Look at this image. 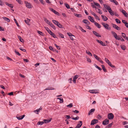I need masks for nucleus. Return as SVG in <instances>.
<instances>
[{"label": "nucleus", "instance_id": "f8f14e48", "mask_svg": "<svg viewBox=\"0 0 128 128\" xmlns=\"http://www.w3.org/2000/svg\"><path fill=\"white\" fill-rule=\"evenodd\" d=\"M89 92L91 93L94 94H96L98 93V90H90Z\"/></svg>", "mask_w": 128, "mask_h": 128}, {"label": "nucleus", "instance_id": "a18cd8bd", "mask_svg": "<svg viewBox=\"0 0 128 128\" xmlns=\"http://www.w3.org/2000/svg\"><path fill=\"white\" fill-rule=\"evenodd\" d=\"M72 119L74 120H76L79 119V117L78 116H77L76 117L74 118H72Z\"/></svg>", "mask_w": 128, "mask_h": 128}, {"label": "nucleus", "instance_id": "5701e85b", "mask_svg": "<svg viewBox=\"0 0 128 128\" xmlns=\"http://www.w3.org/2000/svg\"><path fill=\"white\" fill-rule=\"evenodd\" d=\"M94 24L98 28H101V26L100 24L98 23L95 22L94 23Z\"/></svg>", "mask_w": 128, "mask_h": 128}, {"label": "nucleus", "instance_id": "39448f33", "mask_svg": "<svg viewBox=\"0 0 128 128\" xmlns=\"http://www.w3.org/2000/svg\"><path fill=\"white\" fill-rule=\"evenodd\" d=\"M108 118L109 120H112L114 117V116L112 113L109 114L108 115Z\"/></svg>", "mask_w": 128, "mask_h": 128}, {"label": "nucleus", "instance_id": "c03bdc74", "mask_svg": "<svg viewBox=\"0 0 128 128\" xmlns=\"http://www.w3.org/2000/svg\"><path fill=\"white\" fill-rule=\"evenodd\" d=\"M122 36L124 38V39H126V34L124 33H122Z\"/></svg>", "mask_w": 128, "mask_h": 128}, {"label": "nucleus", "instance_id": "dca6fc26", "mask_svg": "<svg viewBox=\"0 0 128 128\" xmlns=\"http://www.w3.org/2000/svg\"><path fill=\"white\" fill-rule=\"evenodd\" d=\"M5 4L6 5H7L8 6L10 7H11L12 8L13 7V5L12 4H9L6 2H5Z\"/></svg>", "mask_w": 128, "mask_h": 128}, {"label": "nucleus", "instance_id": "72a5a7b5", "mask_svg": "<svg viewBox=\"0 0 128 128\" xmlns=\"http://www.w3.org/2000/svg\"><path fill=\"white\" fill-rule=\"evenodd\" d=\"M49 48L50 50H52L53 51H54L55 50H56L54 49L51 46H50L49 47Z\"/></svg>", "mask_w": 128, "mask_h": 128}, {"label": "nucleus", "instance_id": "c756f323", "mask_svg": "<svg viewBox=\"0 0 128 128\" xmlns=\"http://www.w3.org/2000/svg\"><path fill=\"white\" fill-rule=\"evenodd\" d=\"M110 0L112 2H113L116 5H118V2L116 0Z\"/></svg>", "mask_w": 128, "mask_h": 128}, {"label": "nucleus", "instance_id": "864d4df0", "mask_svg": "<svg viewBox=\"0 0 128 128\" xmlns=\"http://www.w3.org/2000/svg\"><path fill=\"white\" fill-rule=\"evenodd\" d=\"M94 16L95 17L96 19H98L99 20H100V19L99 18L98 16L96 15V14H95L94 15Z\"/></svg>", "mask_w": 128, "mask_h": 128}, {"label": "nucleus", "instance_id": "2eb2a0df", "mask_svg": "<svg viewBox=\"0 0 128 128\" xmlns=\"http://www.w3.org/2000/svg\"><path fill=\"white\" fill-rule=\"evenodd\" d=\"M88 18L90 20L91 22L94 23V22H95L94 21L93 18L92 17L90 16H88Z\"/></svg>", "mask_w": 128, "mask_h": 128}, {"label": "nucleus", "instance_id": "e2e57ef3", "mask_svg": "<svg viewBox=\"0 0 128 128\" xmlns=\"http://www.w3.org/2000/svg\"><path fill=\"white\" fill-rule=\"evenodd\" d=\"M16 0L19 4H22V2L21 0Z\"/></svg>", "mask_w": 128, "mask_h": 128}, {"label": "nucleus", "instance_id": "5fc2aeb1", "mask_svg": "<svg viewBox=\"0 0 128 128\" xmlns=\"http://www.w3.org/2000/svg\"><path fill=\"white\" fill-rule=\"evenodd\" d=\"M87 21H88V20H87L84 19L82 20V22H84V24H86L87 23Z\"/></svg>", "mask_w": 128, "mask_h": 128}, {"label": "nucleus", "instance_id": "338daca9", "mask_svg": "<svg viewBox=\"0 0 128 128\" xmlns=\"http://www.w3.org/2000/svg\"><path fill=\"white\" fill-rule=\"evenodd\" d=\"M34 111L36 114H38V112L39 111V110H38V109H37V110H34Z\"/></svg>", "mask_w": 128, "mask_h": 128}, {"label": "nucleus", "instance_id": "6e6d98bb", "mask_svg": "<svg viewBox=\"0 0 128 128\" xmlns=\"http://www.w3.org/2000/svg\"><path fill=\"white\" fill-rule=\"evenodd\" d=\"M14 21L15 22V23L16 24L17 26H18V27H19L20 26L18 24V23L16 19L15 18H14Z\"/></svg>", "mask_w": 128, "mask_h": 128}, {"label": "nucleus", "instance_id": "e433bc0d", "mask_svg": "<svg viewBox=\"0 0 128 128\" xmlns=\"http://www.w3.org/2000/svg\"><path fill=\"white\" fill-rule=\"evenodd\" d=\"M44 20L47 23L49 22V21L45 17L43 18Z\"/></svg>", "mask_w": 128, "mask_h": 128}, {"label": "nucleus", "instance_id": "a878e982", "mask_svg": "<svg viewBox=\"0 0 128 128\" xmlns=\"http://www.w3.org/2000/svg\"><path fill=\"white\" fill-rule=\"evenodd\" d=\"M102 19L104 21H106L108 19V18L106 16L103 15H102Z\"/></svg>", "mask_w": 128, "mask_h": 128}, {"label": "nucleus", "instance_id": "aec40b11", "mask_svg": "<svg viewBox=\"0 0 128 128\" xmlns=\"http://www.w3.org/2000/svg\"><path fill=\"white\" fill-rule=\"evenodd\" d=\"M98 120H92L91 125H94V124L98 122Z\"/></svg>", "mask_w": 128, "mask_h": 128}, {"label": "nucleus", "instance_id": "423d86ee", "mask_svg": "<svg viewBox=\"0 0 128 128\" xmlns=\"http://www.w3.org/2000/svg\"><path fill=\"white\" fill-rule=\"evenodd\" d=\"M82 124V122L81 121H80L78 122L77 126L74 128H80Z\"/></svg>", "mask_w": 128, "mask_h": 128}, {"label": "nucleus", "instance_id": "8fccbe9b", "mask_svg": "<svg viewBox=\"0 0 128 128\" xmlns=\"http://www.w3.org/2000/svg\"><path fill=\"white\" fill-rule=\"evenodd\" d=\"M44 28L49 33L51 30L47 27H44Z\"/></svg>", "mask_w": 128, "mask_h": 128}, {"label": "nucleus", "instance_id": "473e14b6", "mask_svg": "<svg viewBox=\"0 0 128 128\" xmlns=\"http://www.w3.org/2000/svg\"><path fill=\"white\" fill-rule=\"evenodd\" d=\"M75 16H76L78 18H80L82 17V15L80 14H75Z\"/></svg>", "mask_w": 128, "mask_h": 128}, {"label": "nucleus", "instance_id": "bf43d9fd", "mask_svg": "<svg viewBox=\"0 0 128 128\" xmlns=\"http://www.w3.org/2000/svg\"><path fill=\"white\" fill-rule=\"evenodd\" d=\"M14 52H15V53L18 55L19 56H20L21 55V54L19 53L18 52H17L16 50H14Z\"/></svg>", "mask_w": 128, "mask_h": 128}, {"label": "nucleus", "instance_id": "a211bd4d", "mask_svg": "<svg viewBox=\"0 0 128 128\" xmlns=\"http://www.w3.org/2000/svg\"><path fill=\"white\" fill-rule=\"evenodd\" d=\"M108 11L111 15L112 16L114 15V12L112 10L111 8H110V9L108 10Z\"/></svg>", "mask_w": 128, "mask_h": 128}, {"label": "nucleus", "instance_id": "c85d7f7f", "mask_svg": "<svg viewBox=\"0 0 128 128\" xmlns=\"http://www.w3.org/2000/svg\"><path fill=\"white\" fill-rule=\"evenodd\" d=\"M57 99L59 100H60V103H62L64 101L63 100L62 98L61 97V98H57Z\"/></svg>", "mask_w": 128, "mask_h": 128}, {"label": "nucleus", "instance_id": "2f4dec72", "mask_svg": "<svg viewBox=\"0 0 128 128\" xmlns=\"http://www.w3.org/2000/svg\"><path fill=\"white\" fill-rule=\"evenodd\" d=\"M97 118L98 120L100 119H103V118H102V116H101L100 115H98L97 116Z\"/></svg>", "mask_w": 128, "mask_h": 128}, {"label": "nucleus", "instance_id": "680f3d73", "mask_svg": "<svg viewBox=\"0 0 128 128\" xmlns=\"http://www.w3.org/2000/svg\"><path fill=\"white\" fill-rule=\"evenodd\" d=\"M19 49L20 50L23 51L24 52H26V50H25L24 49H23L22 48V47H20L19 48Z\"/></svg>", "mask_w": 128, "mask_h": 128}, {"label": "nucleus", "instance_id": "69168bd1", "mask_svg": "<svg viewBox=\"0 0 128 128\" xmlns=\"http://www.w3.org/2000/svg\"><path fill=\"white\" fill-rule=\"evenodd\" d=\"M105 60L106 62L107 63L110 61L107 58H105Z\"/></svg>", "mask_w": 128, "mask_h": 128}, {"label": "nucleus", "instance_id": "412c9836", "mask_svg": "<svg viewBox=\"0 0 128 128\" xmlns=\"http://www.w3.org/2000/svg\"><path fill=\"white\" fill-rule=\"evenodd\" d=\"M95 110V109L94 108H92L91 109L90 111L89 112L88 114L89 115L92 114V112H94Z\"/></svg>", "mask_w": 128, "mask_h": 128}, {"label": "nucleus", "instance_id": "f257e3e1", "mask_svg": "<svg viewBox=\"0 0 128 128\" xmlns=\"http://www.w3.org/2000/svg\"><path fill=\"white\" fill-rule=\"evenodd\" d=\"M52 22L58 26L59 28H63V26L60 24L58 21L55 20H52Z\"/></svg>", "mask_w": 128, "mask_h": 128}, {"label": "nucleus", "instance_id": "79ce46f5", "mask_svg": "<svg viewBox=\"0 0 128 128\" xmlns=\"http://www.w3.org/2000/svg\"><path fill=\"white\" fill-rule=\"evenodd\" d=\"M118 38H120V40H121L122 41H124V39L123 38H122L121 37V36H118Z\"/></svg>", "mask_w": 128, "mask_h": 128}, {"label": "nucleus", "instance_id": "0eeeda50", "mask_svg": "<svg viewBox=\"0 0 128 128\" xmlns=\"http://www.w3.org/2000/svg\"><path fill=\"white\" fill-rule=\"evenodd\" d=\"M24 3L25 4L27 8H31V5L30 3L28 2L27 1H25Z\"/></svg>", "mask_w": 128, "mask_h": 128}, {"label": "nucleus", "instance_id": "6ab92c4d", "mask_svg": "<svg viewBox=\"0 0 128 128\" xmlns=\"http://www.w3.org/2000/svg\"><path fill=\"white\" fill-rule=\"evenodd\" d=\"M109 120H104L102 122V124L104 125H106L108 124Z\"/></svg>", "mask_w": 128, "mask_h": 128}, {"label": "nucleus", "instance_id": "4c0bfd02", "mask_svg": "<svg viewBox=\"0 0 128 128\" xmlns=\"http://www.w3.org/2000/svg\"><path fill=\"white\" fill-rule=\"evenodd\" d=\"M44 123V122H43L39 121V122H38L37 124V125H42V124Z\"/></svg>", "mask_w": 128, "mask_h": 128}, {"label": "nucleus", "instance_id": "b1692460", "mask_svg": "<svg viewBox=\"0 0 128 128\" xmlns=\"http://www.w3.org/2000/svg\"><path fill=\"white\" fill-rule=\"evenodd\" d=\"M48 33L49 34H50L54 38H56V35L53 32H52L51 31H50V32Z\"/></svg>", "mask_w": 128, "mask_h": 128}, {"label": "nucleus", "instance_id": "6e6552de", "mask_svg": "<svg viewBox=\"0 0 128 128\" xmlns=\"http://www.w3.org/2000/svg\"><path fill=\"white\" fill-rule=\"evenodd\" d=\"M120 10L125 17H127L128 16V14L124 10L122 9H120Z\"/></svg>", "mask_w": 128, "mask_h": 128}, {"label": "nucleus", "instance_id": "bb28decb", "mask_svg": "<svg viewBox=\"0 0 128 128\" xmlns=\"http://www.w3.org/2000/svg\"><path fill=\"white\" fill-rule=\"evenodd\" d=\"M2 18L4 20H5L6 21L8 22H9L10 21V19L9 18H7L4 17Z\"/></svg>", "mask_w": 128, "mask_h": 128}, {"label": "nucleus", "instance_id": "ea45409f", "mask_svg": "<svg viewBox=\"0 0 128 128\" xmlns=\"http://www.w3.org/2000/svg\"><path fill=\"white\" fill-rule=\"evenodd\" d=\"M58 35L59 36L62 38H64V35L62 34L61 33H58Z\"/></svg>", "mask_w": 128, "mask_h": 128}, {"label": "nucleus", "instance_id": "20e7f679", "mask_svg": "<svg viewBox=\"0 0 128 128\" xmlns=\"http://www.w3.org/2000/svg\"><path fill=\"white\" fill-rule=\"evenodd\" d=\"M111 32L113 36L116 40H120V38H118V36L117 34L115 32L113 31H112Z\"/></svg>", "mask_w": 128, "mask_h": 128}, {"label": "nucleus", "instance_id": "4d7b16f0", "mask_svg": "<svg viewBox=\"0 0 128 128\" xmlns=\"http://www.w3.org/2000/svg\"><path fill=\"white\" fill-rule=\"evenodd\" d=\"M86 58L88 62H91V61L90 59L89 58L88 56H86Z\"/></svg>", "mask_w": 128, "mask_h": 128}, {"label": "nucleus", "instance_id": "c9c22d12", "mask_svg": "<svg viewBox=\"0 0 128 128\" xmlns=\"http://www.w3.org/2000/svg\"><path fill=\"white\" fill-rule=\"evenodd\" d=\"M94 3L95 5L97 6H98L99 8H100V6L99 4L98 3L96 2H94Z\"/></svg>", "mask_w": 128, "mask_h": 128}, {"label": "nucleus", "instance_id": "774afa93", "mask_svg": "<svg viewBox=\"0 0 128 128\" xmlns=\"http://www.w3.org/2000/svg\"><path fill=\"white\" fill-rule=\"evenodd\" d=\"M54 45L56 46L58 50H60V47L59 46H57L56 44H55Z\"/></svg>", "mask_w": 128, "mask_h": 128}, {"label": "nucleus", "instance_id": "f3484780", "mask_svg": "<svg viewBox=\"0 0 128 128\" xmlns=\"http://www.w3.org/2000/svg\"><path fill=\"white\" fill-rule=\"evenodd\" d=\"M103 6L106 9H107L108 10H109L110 8V6L108 5H106L105 4H104Z\"/></svg>", "mask_w": 128, "mask_h": 128}, {"label": "nucleus", "instance_id": "49530a36", "mask_svg": "<svg viewBox=\"0 0 128 128\" xmlns=\"http://www.w3.org/2000/svg\"><path fill=\"white\" fill-rule=\"evenodd\" d=\"M75 38V36L73 35L70 37V38L72 40H73L74 38Z\"/></svg>", "mask_w": 128, "mask_h": 128}, {"label": "nucleus", "instance_id": "f704fd0d", "mask_svg": "<svg viewBox=\"0 0 128 128\" xmlns=\"http://www.w3.org/2000/svg\"><path fill=\"white\" fill-rule=\"evenodd\" d=\"M108 64L110 66H111V67L112 68L115 67V66H113L112 65L110 61V62L108 63Z\"/></svg>", "mask_w": 128, "mask_h": 128}, {"label": "nucleus", "instance_id": "052dcab7", "mask_svg": "<svg viewBox=\"0 0 128 128\" xmlns=\"http://www.w3.org/2000/svg\"><path fill=\"white\" fill-rule=\"evenodd\" d=\"M121 47L122 48V49L123 50H125L126 48H125V46H122V45L121 46Z\"/></svg>", "mask_w": 128, "mask_h": 128}, {"label": "nucleus", "instance_id": "ddd939ff", "mask_svg": "<svg viewBox=\"0 0 128 128\" xmlns=\"http://www.w3.org/2000/svg\"><path fill=\"white\" fill-rule=\"evenodd\" d=\"M92 32L95 36L98 37H101V36L100 35H99V34L97 33L96 31H92Z\"/></svg>", "mask_w": 128, "mask_h": 128}, {"label": "nucleus", "instance_id": "37998d69", "mask_svg": "<svg viewBox=\"0 0 128 128\" xmlns=\"http://www.w3.org/2000/svg\"><path fill=\"white\" fill-rule=\"evenodd\" d=\"M64 4L65 6L68 9L70 8V6L69 5L67 4L66 3H64Z\"/></svg>", "mask_w": 128, "mask_h": 128}, {"label": "nucleus", "instance_id": "4be33fe9", "mask_svg": "<svg viewBox=\"0 0 128 128\" xmlns=\"http://www.w3.org/2000/svg\"><path fill=\"white\" fill-rule=\"evenodd\" d=\"M30 21V19L27 18V20H25L24 21L27 24L29 25V22Z\"/></svg>", "mask_w": 128, "mask_h": 128}, {"label": "nucleus", "instance_id": "9d476101", "mask_svg": "<svg viewBox=\"0 0 128 128\" xmlns=\"http://www.w3.org/2000/svg\"><path fill=\"white\" fill-rule=\"evenodd\" d=\"M112 26L114 28L116 29L117 30H119L120 29L119 27L115 24H112Z\"/></svg>", "mask_w": 128, "mask_h": 128}, {"label": "nucleus", "instance_id": "13d9d810", "mask_svg": "<svg viewBox=\"0 0 128 128\" xmlns=\"http://www.w3.org/2000/svg\"><path fill=\"white\" fill-rule=\"evenodd\" d=\"M116 22L118 23L119 24H120V20H119L118 19H116Z\"/></svg>", "mask_w": 128, "mask_h": 128}, {"label": "nucleus", "instance_id": "58836bf2", "mask_svg": "<svg viewBox=\"0 0 128 128\" xmlns=\"http://www.w3.org/2000/svg\"><path fill=\"white\" fill-rule=\"evenodd\" d=\"M64 117L66 119H68L71 118L70 117L69 115H65Z\"/></svg>", "mask_w": 128, "mask_h": 128}, {"label": "nucleus", "instance_id": "393cba45", "mask_svg": "<svg viewBox=\"0 0 128 128\" xmlns=\"http://www.w3.org/2000/svg\"><path fill=\"white\" fill-rule=\"evenodd\" d=\"M122 21L123 23L125 24V25L126 27L128 28V23L126 22L125 20H122Z\"/></svg>", "mask_w": 128, "mask_h": 128}, {"label": "nucleus", "instance_id": "7c9ffc66", "mask_svg": "<svg viewBox=\"0 0 128 128\" xmlns=\"http://www.w3.org/2000/svg\"><path fill=\"white\" fill-rule=\"evenodd\" d=\"M102 69L104 71V72H106V70L105 68V66L104 65H102Z\"/></svg>", "mask_w": 128, "mask_h": 128}, {"label": "nucleus", "instance_id": "09e8293b", "mask_svg": "<svg viewBox=\"0 0 128 128\" xmlns=\"http://www.w3.org/2000/svg\"><path fill=\"white\" fill-rule=\"evenodd\" d=\"M50 26L54 30H56V27L54 26L52 24H51Z\"/></svg>", "mask_w": 128, "mask_h": 128}, {"label": "nucleus", "instance_id": "cd10ccee", "mask_svg": "<svg viewBox=\"0 0 128 128\" xmlns=\"http://www.w3.org/2000/svg\"><path fill=\"white\" fill-rule=\"evenodd\" d=\"M113 122H112L110 124H109L108 126H106V128H110L111 127L112 125L113 124Z\"/></svg>", "mask_w": 128, "mask_h": 128}, {"label": "nucleus", "instance_id": "a19ab883", "mask_svg": "<svg viewBox=\"0 0 128 128\" xmlns=\"http://www.w3.org/2000/svg\"><path fill=\"white\" fill-rule=\"evenodd\" d=\"M94 66L96 68L100 71L102 70V69L101 68H100L99 67L97 66L96 64H95Z\"/></svg>", "mask_w": 128, "mask_h": 128}, {"label": "nucleus", "instance_id": "0e129e2a", "mask_svg": "<svg viewBox=\"0 0 128 128\" xmlns=\"http://www.w3.org/2000/svg\"><path fill=\"white\" fill-rule=\"evenodd\" d=\"M38 33L39 34H40V35H42V36H43V34L42 32H40V31H38Z\"/></svg>", "mask_w": 128, "mask_h": 128}, {"label": "nucleus", "instance_id": "7ed1b4c3", "mask_svg": "<svg viewBox=\"0 0 128 128\" xmlns=\"http://www.w3.org/2000/svg\"><path fill=\"white\" fill-rule=\"evenodd\" d=\"M93 56L96 60L99 61L102 64H103V62L101 60L100 58L98 57L95 54H94Z\"/></svg>", "mask_w": 128, "mask_h": 128}, {"label": "nucleus", "instance_id": "603ef678", "mask_svg": "<svg viewBox=\"0 0 128 128\" xmlns=\"http://www.w3.org/2000/svg\"><path fill=\"white\" fill-rule=\"evenodd\" d=\"M73 106L72 105V103H70L68 105L66 106H67L68 107L70 108H71Z\"/></svg>", "mask_w": 128, "mask_h": 128}, {"label": "nucleus", "instance_id": "1a4fd4ad", "mask_svg": "<svg viewBox=\"0 0 128 128\" xmlns=\"http://www.w3.org/2000/svg\"><path fill=\"white\" fill-rule=\"evenodd\" d=\"M50 10L53 12H54V14H56L58 16H59V14L55 10H54L53 8H50Z\"/></svg>", "mask_w": 128, "mask_h": 128}, {"label": "nucleus", "instance_id": "4468645a", "mask_svg": "<svg viewBox=\"0 0 128 128\" xmlns=\"http://www.w3.org/2000/svg\"><path fill=\"white\" fill-rule=\"evenodd\" d=\"M78 75H76L74 76L73 80V82L75 83H76V80L78 78Z\"/></svg>", "mask_w": 128, "mask_h": 128}, {"label": "nucleus", "instance_id": "9b49d317", "mask_svg": "<svg viewBox=\"0 0 128 128\" xmlns=\"http://www.w3.org/2000/svg\"><path fill=\"white\" fill-rule=\"evenodd\" d=\"M96 40L98 43L100 44L102 46H106V45H105L100 40Z\"/></svg>", "mask_w": 128, "mask_h": 128}, {"label": "nucleus", "instance_id": "de8ad7c7", "mask_svg": "<svg viewBox=\"0 0 128 128\" xmlns=\"http://www.w3.org/2000/svg\"><path fill=\"white\" fill-rule=\"evenodd\" d=\"M18 38L19 39L20 41L22 42H24V40L21 38V37L20 36H18Z\"/></svg>", "mask_w": 128, "mask_h": 128}, {"label": "nucleus", "instance_id": "3c124183", "mask_svg": "<svg viewBox=\"0 0 128 128\" xmlns=\"http://www.w3.org/2000/svg\"><path fill=\"white\" fill-rule=\"evenodd\" d=\"M86 53L90 55L91 56H92V54L89 51H86Z\"/></svg>", "mask_w": 128, "mask_h": 128}, {"label": "nucleus", "instance_id": "f03ea898", "mask_svg": "<svg viewBox=\"0 0 128 128\" xmlns=\"http://www.w3.org/2000/svg\"><path fill=\"white\" fill-rule=\"evenodd\" d=\"M102 25L106 29L110 30L111 28L110 27H109L108 24H106L104 22H102Z\"/></svg>", "mask_w": 128, "mask_h": 128}]
</instances>
